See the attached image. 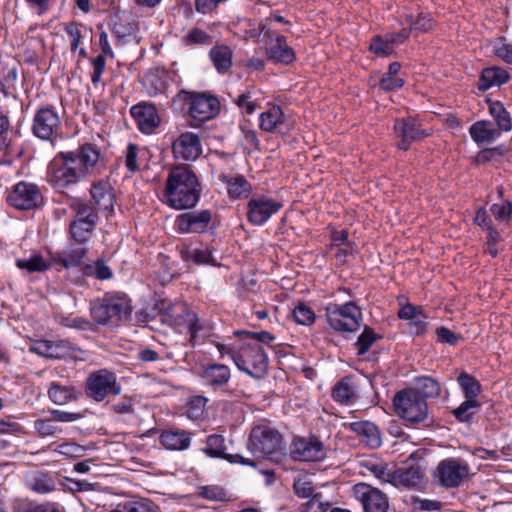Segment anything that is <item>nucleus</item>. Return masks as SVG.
<instances>
[{"label":"nucleus","mask_w":512,"mask_h":512,"mask_svg":"<svg viewBox=\"0 0 512 512\" xmlns=\"http://www.w3.org/2000/svg\"><path fill=\"white\" fill-rule=\"evenodd\" d=\"M99 156V151L91 144L75 152H61L48 166V181L57 188L74 184L89 173Z\"/></svg>","instance_id":"1"},{"label":"nucleus","mask_w":512,"mask_h":512,"mask_svg":"<svg viewBox=\"0 0 512 512\" xmlns=\"http://www.w3.org/2000/svg\"><path fill=\"white\" fill-rule=\"evenodd\" d=\"M200 191L195 173L188 166H175L168 174L163 197L170 207L182 210L197 204Z\"/></svg>","instance_id":"2"},{"label":"nucleus","mask_w":512,"mask_h":512,"mask_svg":"<svg viewBox=\"0 0 512 512\" xmlns=\"http://www.w3.org/2000/svg\"><path fill=\"white\" fill-rule=\"evenodd\" d=\"M132 312L131 300L125 294H105L90 303V315L95 324L115 327L128 320Z\"/></svg>","instance_id":"3"},{"label":"nucleus","mask_w":512,"mask_h":512,"mask_svg":"<svg viewBox=\"0 0 512 512\" xmlns=\"http://www.w3.org/2000/svg\"><path fill=\"white\" fill-rule=\"evenodd\" d=\"M247 446L255 456L267 458L275 463H279L284 455L282 435L266 425L252 428Z\"/></svg>","instance_id":"4"},{"label":"nucleus","mask_w":512,"mask_h":512,"mask_svg":"<svg viewBox=\"0 0 512 512\" xmlns=\"http://www.w3.org/2000/svg\"><path fill=\"white\" fill-rule=\"evenodd\" d=\"M329 326L338 332H355L362 321L361 308L354 302L345 304L330 303L326 307Z\"/></svg>","instance_id":"5"},{"label":"nucleus","mask_w":512,"mask_h":512,"mask_svg":"<svg viewBox=\"0 0 512 512\" xmlns=\"http://www.w3.org/2000/svg\"><path fill=\"white\" fill-rule=\"evenodd\" d=\"M395 413L411 424H418L427 419V402L408 389L399 391L393 399Z\"/></svg>","instance_id":"6"},{"label":"nucleus","mask_w":512,"mask_h":512,"mask_svg":"<svg viewBox=\"0 0 512 512\" xmlns=\"http://www.w3.org/2000/svg\"><path fill=\"white\" fill-rule=\"evenodd\" d=\"M162 321L170 326L187 324L190 333V342L195 345L198 338H205L209 335V328L199 322L198 316L187 311L183 305H172L166 307L162 314Z\"/></svg>","instance_id":"7"},{"label":"nucleus","mask_w":512,"mask_h":512,"mask_svg":"<svg viewBox=\"0 0 512 512\" xmlns=\"http://www.w3.org/2000/svg\"><path fill=\"white\" fill-rule=\"evenodd\" d=\"M74 212V220L70 224V232L75 241L85 243L98 222L97 212L87 203L76 201L71 205Z\"/></svg>","instance_id":"8"},{"label":"nucleus","mask_w":512,"mask_h":512,"mask_svg":"<svg viewBox=\"0 0 512 512\" xmlns=\"http://www.w3.org/2000/svg\"><path fill=\"white\" fill-rule=\"evenodd\" d=\"M232 359L238 369L251 376H259L267 369L268 358L259 343L243 345Z\"/></svg>","instance_id":"9"},{"label":"nucleus","mask_w":512,"mask_h":512,"mask_svg":"<svg viewBox=\"0 0 512 512\" xmlns=\"http://www.w3.org/2000/svg\"><path fill=\"white\" fill-rule=\"evenodd\" d=\"M121 386L116 375L106 369L93 372L86 380V394L91 399L101 402L109 395H119Z\"/></svg>","instance_id":"10"},{"label":"nucleus","mask_w":512,"mask_h":512,"mask_svg":"<svg viewBox=\"0 0 512 512\" xmlns=\"http://www.w3.org/2000/svg\"><path fill=\"white\" fill-rule=\"evenodd\" d=\"M7 201L15 209L32 210L42 205L43 196L36 184L21 181L13 186Z\"/></svg>","instance_id":"11"},{"label":"nucleus","mask_w":512,"mask_h":512,"mask_svg":"<svg viewBox=\"0 0 512 512\" xmlns=\"http://www.w3.org/2000/svg\"><path fill=\"white\" fill-rule=\"evenodd\" d=\"M468 473L467 464L457 459H446L436 467L433 480L442 487L455 488L468 476Z\"/></svg>","instance_id":"12"},{"label":"nucleus","mask_w":512,"mask_h":512,"mask_svg":"<svg viewBox=\"0 0 512 512\" xmlns=\"http://www.w3.org/2000/svg\"><path fill=\"white\" fill-rule=\"evenodd\" d=\"M61 129V120L58 113L51 106L41 107L36 112L32 131L33 134L42 140H51Z\"/></svg>","instance_id":"13"},{"label":"nucleus","mask_w":512,"mask_h":512,"mask_svg":"<svg viewBox=\"0 0 512 512\" xmlns=\"http://www.w3.org/2000/svg\"><path fill=\"white\" fill-rule=\"evenodd\" d=\"M261 33L267 39L265 50L269 60L283 64H290L295 60L294 50L288 46L283 35L276 34L265 26L261 28Z\"/></svg>","instance_id":"14"},{"label":"nucleus","mask_w":512,"mask_h":512,"mask_svg":"<svg viewBox=\"0 0 512 512\" xmlns=\"http://www.w3.org/2000/svg\"><path fill=\"white\" fill-rule=\"evenodd\" d=\"M282 208L280 202L266 196H253L247 203V219L256 226L266 223Z\"/></svg>","instance_id":"15"},{"label":"nucleus","mask_w":512,"mask_h":512,"mask_svg":"<svg viewBox=\"0 0 512 512\" xmlns=\"http://www.w3.org/2000/svg\"><path fill=\"white\" fill-rule=\"evenodd\" d=\"M353 493L365 510V512H386L388 499L379 489L366 483H358L353 487Z\"/></svg>","instance_id":"16"},{"label":"nucleus","mask_w":512,"mask_h":512,"mask_svg":"<svg viewBox=\"0 0 512 512\" xmlns=\"http://www.w3.org/2000/svg\"><path fill=\"white\" fill-rule=\"evenodd\" d=\"M290 455L297 461H321L326 452L323 443L317 438H295Z\"/></svg>","instance_id":"17"},{"label":"nucleus","mask_w":512,"mask_h":512,"mask_svg":"<svg viewBox=\"0 0 512 512\" xmlns=\"http://www.w3.org/2000/svg\"><path fill=\"white\" fill-rule=\"evenodd\" d=\"M211 220L212 212L210 210H194L178 215L175 225L178 232L182 234L203 233L207 230Z\"/></svg>","instance_id":"18"},{"label":"nucleus","mask_w":512,"mask_h":512,"mask_svg":"<svg viewBox=\"0 0 512 512\" xmlns=\"http://www.w3.org/2000/svg\"><path fill=\"white\" fill-rule=\"evenodd\" d=\"M393 486L397 488H421L425 482L424 469L418 463L406 464L394 470Z\"/></svg>","instance_id":"19"},{"label":"nucleus","mask_w":512,"mask_h":512,"mask_svg":"<svg viewBox=\"0 0 512 512\" xmlns=\"http://www.w3.org/2000/svg\"><path fill=\"white\" fill-rule=\"evenodd\" d=\"M219 100L206 94H194L191 97L189 114L199 122L212 119L219 113Z\"/></svg>","instance_id":"20"},{"label":"nucleus","mask_w":512,"mask_h":512,"mask_svg":"<svg viewBox=\"0 0 512 512\" xmlns=\"http://www.w3.org/2000/svg\"><path fill=\"white\" fill-rule=\"evenodd\" d=\"M176 159L184 161L196 160L202 153L200 139L192 132L182 133L172 144Z\"/></svg>","instance_id":"21"},{"label":"nucleus","mask_w":512,"mask_h":512,"mask_svg":"<svg viewBox=\"0 0 512 512\" xmlns=\"http://www.w3.org/2000/svg\"><path fill=\"white\" fill-rule=\"evenodd\" d=\"M225 438L220 434L209 435L206 439V447L203 452L211 458H221L232 463H241L243 465L255 466V462L251 459L244 458L241 455H231L225 452Z\"/></svg>","instance_id":"22"},{"label":"nucleus","mask_w":512,"mask_h":512,"mask_svg":"<svg viewBox=\"0 0 512 512\" xmlns=\"http://www.w3.org/2000/svg\"><path fill=\"white\" fill-rule=\"evenodd\" d=\"M130 113L135 119L139 130L145 134L152 133L161 121L153 104L139 103L132 106Z\"/></svg>","instance_id":"23"},{"label":"nucleus","mask_w":512,"mask_h":512,"mask_svg":"<svg viewBox=\"0 0 512 512\" xmlns=\"http://www.w3.org/2000/svg\"><path fill=\"white\" fill-rule=\"evenodd\" d=\"M112 31L119 40L135 37L137 21L130 10H116L111 17Z\"/></svg>","instance_id":"24"},{"label":"nucleus","mask_w":512,"mask_h":512,"mask_svg":"<svg viewBox=\"0 0 512 512\" xmlns=\"http://www.w3.org/2000/svg\"><path fill=\"white\" fill-rule=\"evenodd\" d=\"M201 377L204 384L211 389L224 390L231 378V372L228 366L224 364H210L203 368Z\"/></svg>","instance_id":"25"},{"label":"nucleus","mask_w":512,"mask_h":512,"mask_svg":"<svg viewBox=\"0 0 512 512\" xmlns=\"http://www.w3.org/2000/svg\"><path fill=\"white\" fill-rule=\"evenodd\" d=\"M394 129L396 134L401 138L398 147L402 150H407L411 142L426 135L425 132L420 129L417 121L411 118L396 120Z\"/></svg>","instance_id":"26"},{"label":"nucleus","mask_w":512,"mask_h":512,"mask_svg":"<svg viewBox=\"0 0 512 512\" xmlns=\"http://www.w3.org/2000/svg\"><path fill=\"white\" fill-rule=\"evenodd\" d=\"M92 200L100 211L111 214L114 210L115 194L112 186L107 181L94 183L90 189Z\"/></svg>","instance_id":"27"},{"label":"nucleus","mask_w":512,"mask_h":512,"mask_svg":"<svg viewBox=\"0 0 512 512\" xmlns=\"http://www.w3.org/2000/svg\"><path fill=\"white\" fill-rule=\"evenodd\" d=\"M348 426L366 446L377 448L381 445V435L374 423L370 421H357L350 423Z\"/></svg>","instance_id":"28"},{"label":"nucleus","mask_w":512,"mask_h":512,"mask_svg":"<svg viewBox=\"0 0 512 512\" xmlns=\"http://www.w3.org/2000/svg\"><path fill=\"white\" fill-rule=\"evenodd\" d=\"M160 442L169 450H185L191 443V433L180 429L165 430L160 435Z\"/></svg>","instance_id":"29"},{"label":"nucleus","mask_w":512,"mask_h":512,"mask_svg":"<svg viewBox=\"0 0 512 512\" xmlns=\"http://www.w3.org/2000/svg\"><path fill=\"white\" fill-rule=\"evenodd\" d=\"M209 58L220 74L228 72L233 64L232 49L225 44H215L209 51Z\"/></svg>","instance_id":"30"},{"label":"nucleus","mask_w":512,"mask_h":512,"mask_svg":"<svg viewBox=\"0 0 512 512\" xmlns=\"http://www.w3.org/2000/svg\"><path fill=\"white\" fill-rule=\"evenodd\" d=\"M469 133L477 144H490L500 136L499 130L491 122L484 120L472 124Z\"/></svg>","instance_id":"31"},{"label":"nucleus","mask_w":512,"mask_h":512,"mask_svg":"<svg viewBox=\"0 0 512 512\" xmlns=\"http://www.w3.org/2000/svg\"><path fill=\"white\" fill-rule=\"evenodd\" d=\"M218 179L226 184L228 194L233 198L247 197L250 193L251 185L243 176L230 177L225 173H221Z\"/></svg>","instance_id":"32"},{"label":"nucleus","mask_w":512,"mask_h":512,"mask_svg":"<svg viewBox=\"0 0 512 512\" xmlns=\"http://www.w3.org/2000/svg\"><path fill=\"white\" fill-rule=\"evenodd\" d=\"M87 249L84 246L69 247L67 250L57 253L52 257L53 264H59L64 268L81 265Z\"/></svg>","instance_id":"33"},{"label":"nucleus","mask_w":512,"mask_h":512,"mask_svg":"<svg viewBox=\"0 0 512 512\" xmlns=\"http://www.w3.org/2000/svg\"><path fill=\"white\" fill-rule=\"evenodd\" d=\"M408 390L416 393L425 401L428 398H437L440 395V384L432 377L423 376L415 379L414 386Z\"/></svg>","instance_id":"34"},{"label":"nucleus","mask_w":512,"mask_h":512,"mask_svg":"<svg viewBox=\"0 0 512 512\" xmlns=\"http://www.w3.org/2000/svg\"><path fill=\"white\" fill-rule=\"evenodd\" d=\"M48 396L52 402L57 405H65L71 401H75L79 397V392L74 386H65L56 382H52L48 389Z\"/></svg>","instance_id":"35"},{"label":"nucleus","mask_w":512,"mask_h":512,"mask_svg":"<svg viewBox=\"0 0 512 512\" xmlns=\"http://www.w3.org/2000/svg\"><path fill=\"white\" fill-rule=\"evenodd\" d=\"M509 80L507 72L498 67L486 68L482 71L479 79L478 88L480 90H488L493 86H499Z\"/></svg>","instance_id":"36"},{"label":"nucleus","mask_w":512,"mask_h":512,"mask_svg":"<svg viewBox=\"0 0 512 512\" xmlns=\"http://www.w3.org/2000/svg\"><path fill=\"white\" fill-rule=\"evenodd\" d=\"M285 116L279 106H272L261 113L259 126L263 131L274 132L284 124Z\"/></svg>","instance_id":"37"},{"label":"nucleus","mask_w":512,"mask_h":512,"mask_svg":"<svg viewBox=\"0 0 512 512\" xmlns=\"http://www.w3.org/2000/svg\"><path fill=\"white\" fill-rule=\"evenodd\" d=\"M16 266L21 270H26L28 273H42L53 266V260L52 257L45 259L40 254H33L29 258L17 259Z\"/></svg>","instance_id":"38"},{"label":"nucleus","mask_w":512,"mask_h":512,"mask_svg":"<svg viewBox=\"0 0 512 512\" xmlns=\"http://www.w3.org/2000/svg\"><path fill=\"white\" fill-rule=\"evenodd\" d=\"M363 467L366 468L374 477L382 483H389L393 485L394 470H390L387 464L382 462L367 460L363 462Z\"/></svg>","instance_id":"39"},{"label":"nucleus","mask_w":512,"mask_h":512,"mask_svg":"<svg viewBox=\"0 0 512 512\" xmlns=\"http://www.w3.org/2000/svg\"><path fill=\"white\" fill-rule=\"evenodd\" d=\"M355 393V389L351 385L350 379L343 378L334 386L332 396L335 401L341 404H348L355 397Z\"/></svg>","instance_id":"40"},{"label":"nucleus","mask_w":512,"mask_h":512,"mask_svg":"<svg viewBox=\"0 0 512 512\" xmlns=\"http://www.w3.org/2000/svg\"><path fill=\"white\" fill-rule=\"evenodd\" d=\"M489 112L494 118L499 129L502 131H510L512 128V119L509 112L500 102H493L489 105Z\"/></svg>","instance_id":"41"},{"label":"nucleus","mask_w":512,"mask_h":512,"mask_svg":"<svg viewBox=\"0 0 512 512\" xmlns=\"http://www.w3.org/2000/svg\"><path fill=\"white\" fill-rule=\"evenodd\" d=\"M330 502L323 499L321 493L316 492L308 500L300 504L299 512H327L330 509Z\"/></svg>","instance_id":"42"},{"label":"nucleus","mask_w":512,"mask_h":512,"mask_svg":"<svg viewBox=\"0 0 512 512\" xmlns=\"http://www.w3.org/2000/svg\"><path fill=\"white\" fill-rule=\"evenodd\" d=\"M480 408V402L477 399H467L459 407L453 410V415L461 422H468Z\"/></svg>","instance_id":"43"},{"label":"nucleus","mask_w":512,"mask_h":512,"mask_svg":"<svg viewBox=\"0 0 512 512\" xmlns=\"http://www.w3.org/2000/svg\"><path fill=\"white\" fill-rule=\"evenodd\" d=\"M29 486L33 491L45 494L55 489V482L49 475L37 472L30 480Z\"/></svg>","instance_id":"44"},{"label":"nucleus","mask_w":512,"mask_h":512,"mask_svg":"<svg viewBox=\"0 0 512 512\" xmlns=\"http://www.w3.org/2000/svg\"><path fill=\"white\" fill-rule=\"evenodd\" d=\"M458 383L465 393V398L476 399L481 392L480 383L471 375L461 373L458 377Z\"/></svg>","instance_id":"45"},{"label":"nucleus","mask_w":512,"mask_h":512,"mask_svg":"<svg viewBox=\"0 0 512 512\" xmlns=\"http://www.w3.org/2000/svg\"><path fill=\"white\" fill-rule=\"evenodd\" d=\"M181 256L185 261L192 260L196 264L215 265V260L208 249H186L181 251Z\"/></svg>","instance_id":"46"},{"label":"nucleus","mask_w":512,"mask_h":512,"mask_svg":"<svg viewBox=\"0 0 512 512\" xmlns=\"http://www.w3.org/2000/svg\"><path fill=\"white\" fill-rule=\"evenodd\" d=\"M393 38L389 39L388 35L384 37L376 35L370 43V50L378 56H388L393 53Z\"/></svg>","instance_id":"47"},{"label":"nucleus","mask_w":512,"mask_h":512,"mask_svg":"<svg viewBox=\"0 0 512 512\" xmlns=\"http://www.w3.org/2000/svg\"><path fill=\"white\" fill-rule=\"evenodd\" d=\"M186 45H212L213 36L200 28L191 29L184 37Z\"/></svg>","instance_id":"48"},{"label":"nucleus","mask_w":512,"mask_h":512,"mask_svg":"<svg viewBox=\"0 0 512 512\" xmlns=\"http://www.w3.org/2000/svg\"><path fill=\"white\" fill-rule=\"evenodd\" d=\"M293 317L298 324L304 326L312 325L316 320V315L313 309L305 303H299L293 309Z\"/></svg>","instance_id":"49"},{"label":"nucleus","mask_w":512,"mask_h":512,"mask_svg":"<svg viewBox=\"0 0 512 512\" xmlns=\"http://www.w3.org/2000/svg\"><path fill=\"white\" fill-rule=\"evenodd\" d=\"M378 339L377 334L374 330L368 326L364 328L362 333L358 336V339L355 343L357 354L363 355L365 354L370 347L374 344V342Z\"/></svg>","instance_id":"50"},{"label":"nucleus","mask_w":512,"mask_h":512,"mask_svg":"<svg viewBox=\"0 0 512 512\" xmlns=\"http://www.w3.org/2000/svg\"><path fill=\"white\" fill-rule=\"evenodd\" d=\"M84 273L88 276H95L98 280H108L112 277V270L102 259H98L94 264L86 265Z\"/></svg>","instance_id":"51"},{"label":"nucleus","mask_w":512,"mask_h":512,"mask_svg":"<svg viewBox=\"0 0 512 512\" xmlns=\"http://www.w3.org/2000/svg\"><path fill=\"white\" fill-rule=\"evenodd\" d=\"M73 351L69 340H49V358H63L70 355Z\"/></svg>","instance_id":"52"},{"label":"nucleus","mask_w":512,"mask_h":512,"mask_svg":"<svg viewBox=\"0 0 512 512\" xmlns=\"http://www.w3.org/2000/svg\"><path fill=\"white\" fill-rule=\"evenodd\" d=\"M34 428L43 437L54 436L62 431L53 418L36 420Z\"/></svg>","instance_id":"53"},{"label":"nucleus","mask_w":512,"mask_h":512,"mask_svg":"<svg viewBox=\"0 0 512 512\" xmlns=\"http://www.w3.org/2000/svg\"><path fill=\"white\" fill-rule=\"evenodd\" d=\"M293 490L296 496L303 499H308L316 493L312 481L307 478H299L294 481Z\"/></svg>","instance_id":"54"},{"label":"nucleus","mask_w":512,"mask_h":512,"mask_svg":"<svg viewBox=\"0 0 512 512\" xmlns=\"http://www.w3.org/2000/svg\"><path fill=\"white\" fill-rule=\"evenodd\" d=\"M410 23V29H416L420 32H427L433 28V19L428 14L420 13L416 21H412V15L407 16Z\"/></svg>","instance_id":"55"},{"label":"nucleus","mask_w":512,"mask_h":512,"mask_svg":"<svg viewBox=\"0 0 512 512\" xmlns=\"http://www.w3.org/2000/svg\"><path fill=\"white\" fill-rule=\"evenodd\" d=\"M81 25L76 22H71L66 25L65 31L70 38L71 50L74 52L79 48L81 40L83 38L81 32Z\"/></svg>","instance_id":"56"},{"label":"nucleus","mask_w":512,"mask_h":512,"mask_svg":"<svg viewBox=\"0 0 512 512\" xmlns=\"http://www.w3.org/2000/svg\"><path fill=\"white\" fill-rule=\"evenodd\" d=\"M125 512H157V506L147 499L130 501L126 503Z\"/></svg>","instance_id":"57"},{"label":"nucleus","mask_w":512,"mask_h":512,"mask_svg":"<svg viewBox=\"0 0 512 512\" xmlns=\"http://www.w3.org/2000/svg\"><path fill=\"white\" fill-rule=\"evenodd\" d=\"M491 212L497 220L508 221L512 214V204L509 201L501 204H493Z\"/></svg>","instance_id":"58"},{"label":"nucleus","mask_w":512,"mask_h":512,"mask_svg":"<svg viewBox=\"0 0 512 512\" xmlns=\"http://www.w3.org/2000/svg\"><path fill=\"white\" fill-rule=\"evenodd\" d=\"M404 85V80L398 77H392L384 74L379 81V88L386 91H394L401 88Z\"/></svg>","instance_id":"59"},{"label":"nucleus","mask_w":512,"mask_h":512,"mask_svg":"<svg viewBox=\"0 0 512 512\" xmlns=\"http://www.w3.org/2000/svg\"><path fill=\"white\" fill-rule=\"evenodd\" d=\"M426 319H427V316L424 314L423 310H421L419 313H417L415 318H413L409 321L411 333L415 334V335L423 334L427 328Z\"/></svg>","instance_id":"60"},{"label":"nucleus","mask_w":512,"mask_h":512,"mask_svg":"<svg viewBox=\"0 0 512 512\" xmlns=\"http://www.w3.org/2000/svg\"><path fill=\"white\" fill-rule=\"evenodd\" d=\"M106 60L103 55H98L92 60L93 72L91 74V82L97 85L101 81L102 74L105 70Z\"/></svg>","instance_id":"61"},{"label":"nucleus","mask_w":512,"mask_h":512,"mask_svg":"<svg viewBox=\"0 0 512 512\" xmlns=\"http://www.w3.org/2000/svg\"><path fill=\"white\" fill-rule=\"evenodd\" d=\"M436 335L438 337V341L441 343H447L450 345H455L460 340V335L454 333L450 329L442 326L436 329Z\"/></svg>","instance_id":"62"},{"label":"nucleus","mask_w":512,"mask_h":512,"mask_svg":"<svg viewBox=\"0 0 512 512\" xmlns=\"http://www.w3.org/2000/svg\"><path fill=\"white\" fill-rule=\"evenodd\" d=\"M235 103L240 109L245 110L247 114H253L256 110V103L251 100L250 93L239 95Z\"/></svg>","instance_id":"63"},{"label":"nucleus","mask_w":512,"mask_h":512,"mask_svg":"<svg viewBox=\"0 0 512 512\" xmlns=\"http://www.w3.org/2000/svg\"><path fill=\"white\" fill-rule=\"evenodd\" d=\"M67 481L69 483L68 489L73 493L89 492V491H93L95 488L94 484L89 483L87 481L72 480V479H67Z\"/></svg>","instance_id":"64"}]
</instances>
